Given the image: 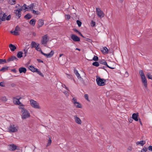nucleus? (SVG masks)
Here are the masks:
<instances>
[{
  "label": "nucleus",
  "mask_w": 152,
  "mask_h": 152,
  "mask_svg": "<svg viewBox=\"0 0 152 152\" xmlns=\"http://www.w3.org/2000/svg\"><path fill=\"white\" fill-rule=\"evenodd\" d=\"M36 20L35 19H32L29 22V23L30 25H32L34 26L36 23Z\"/></svg>",
  "instance_id": "27"
},
{
  "label": "nucleus",
  "mask_w": 152,
  "mask_h": 152,
  "mask_svg": "<svg viewBox=\"0 0 152 152\" xmlns=\"http://www.w3.org/2000/svg\"><path fill=\"white\" fill-rule=\"evenodd\" d=\"M96 81L97 85L99 86H103L105 85V82L106 81L105 79L101 78L99 76H97L96 77Z\"/></svg>",
  "instance_id": "2"
},
{
  "label": "nucleus",
  "mask_w": 152,
  "mask_h": 152,
  "mask_svg": "<svg viewBox=\"0 0 152 152\" xmlns=\"http://www.w3.org/2000/svg\"><path fill=\"white\" fill-rule=\"evenodd\" d=\"M22 7H23V8L24 10H25L27 9V8L26 7V4H24Z\"/></svg>",
  "instance_id": "52"
},
{
  "label": "nucleus",
  "mask_w": 152,
  "mask_h": 152,
  "mask_svg": "<svg viewBox=\"0 0 152 152\" xmlns=\"http://www.w3.org/2000/svg\"><path fill=\"white\" fill-rule=\"evenodd\" d=\"M142 82L144 84V86L146 89H147V83L146 79L145 76L142 77H141Z\"/></svg>",
  "instance_id": "9"
},
{
  "label": "nucleus",
  "mask_w": 152,
  "mask_h": 152,
  "mask_svg": "<svg viewBox=\"0 0 152 152\" xmlns=\"http://www.w3.org/2000/svg\"><path fill=\"white\" fill-rule=\"evenodd\" d=\"M84 38L85 39L84 40L85 41H87L90 42H92V40L90 39L87 38L85 37Z\"/></svg>",
  "instance_id": "41"
},
{
  "label": "nucleus",
  "mask_w": 152,
  "mask_h": 152,
  "mask_svg": "<svg viewBox=\"0 0 152 152\" xmlns=\"http://www.w3.org/2000/svg\"><path fill=\"white\" fill-rule=\"evenodd\" d=\"M19 71L20 73H25L26 72V69L24 67H21L19 69Z\"/></svg>",
  "instance_id": "17"
},
{
  "label": "nucleus",
  "mask_w": 152,
  "mask_h": 152,
  "mask_svg": "<svg viewBox=\"0 0 152 152\" xmlns=\"http://www.w3.org/2000/svg\"><path fill=\"white\" fill-rule=\"evenodd\" d=\"M47 34H46L42 37V39L41 41L42 44H46L48 41L49 39Z\"/></svg>",
  "instance_id": "6"
},
{
  "label": "nucleus",
  "mask_w": 152,
  "mask_h": 152,
  "mask_svg": "<svg viewBox=\"0 0 152 152\" xmlns=\"http://www.w3.org/2000/svg\"><path fill=\"white\" fill-rule=\"evenodd\" d=\"M73 30L75 32H77V33L78 34H79V32H80L78 31V30H77L75 28H73Z\"/></svg>",
  "instance_id": "53"
},
{
  "label": "nucleus",
  "mask_w": 152,
  "mask_h": 152,
  "mask_svg": "<svg viewBox=\"0 0 152 152\" xmlns=\"http://www.w3.org/2000/svg\"><path fill=\"white\" fill-rule=\"evenodd\" d=\"M18 60V59L15 56H11L7 59V62H10L11 61H17Z\"/></svg>",
  "instance_id": "10"
},
{
  "label": "nucleus",
  "mask_w": 152,
  "mask_h": 152,
  "mask_svg": "<svg viewBox=\"0 0 152 152\" xmlns=\"http://www.w3.org/2000/svg\"><path fill=\"white\" fill-rule=\"evenodd\" d=\"M99 63L101 64H103L104 65H105L107 67H108L109 68L111 69H115V68L114 67H112L110 66H109L108 64H107V62L106 61L104 60H101L99 61Z\"/></svg>",
  "instance_id": "12"
},
{
  "label": "nucleus",
  "mask_w": 152,
  "mask_h": 152,
  "mask_svg": "<svg viewBox=\"0 0 152 152\" xmlns=\"http://www.w3.org/2000/svg\"><path fill=\"white\" fill-rule=\"evenodd\" d=\"M76 103L75 104V106H76V107L77 108H82V106L81 105V104L79 103L78 102H75Z\"/></svg>",
  "instance_id": "29"
},
{
  "label": "nucleus",
  "mask_w": 152,
  "mask_h": 152,
  "mask_svg": "<svg viewBox=\"0 0 152 152\" xmlns=\"http://www.w3.org/2000/svg\"><path fill=\"white\" fill-rule=\"evenodd\" d=\"M34 6V4H31L29 6H28L29 9H32L33 8V7Z\"/></svg>",
  "instance_id": "50"
},
{
  "label": "nucleus",
  "mask_w": 152,
  "mask_h": 152,
  "mask_svg": "<svg viewBox=\"0 0 152 152\" xmlns=\"http://www.w3.org/2000/svg\"><path fill=\"white\" fill-rule=\"evenodd\" d=\"M37 60L39 62H41V63H43V61L42 60H41L40 59H37Z\"/></svg>",
  "instance_id": "58"
},
{
  "label": "nucleus",
  "mask_w": 152,
  "mask_h": 152,
  "mask_svg": "<svg viewBox=\"0 0 152 152\" xmlns=\"http://www.w3.org/2000/svg\"><path fill=\"white\" fill-rule=\"evenodd\" d=\"M24 54H25L24 57H26L27 55V54L28 50L26 49H26H24Z\"/></svg>",
  "instance_id": "45"
},
{
  "label": "nucleus",
  "mask_w": 152,
  "mask_h": 152,
  "mask_svg": "<svg viewBox=\"0 0 152 152\" xmlns=\"http://www.w3.org/2000/svg\"><path fill=\"white\" fill-rule=\"evenodd\" d=\"M29 68L31 71L33 72H36L37 71V69L35 68L31 65L29 66Z\"/></svg>",
  "instance_id": "21"
},
{
  "label": "nucleus",
  "mask_w": 152,
  "mask_h": 152,
  "mask_svg": "<svg viewBox=\"0 0 152 152\" xmlns=\"http://www.w3.org/2000/svg\"><path fill=\"white\" fill-rule=\"evenodd\" d=\"M2 60L3 62V64H4L5 63L7 62V60L5 59H2Z\"/></svg>",
  "instance_id": "60"
},
{
  "label": "nucleus",
  "mask_w": 152,
  "mask_h": 152,
  "mask_svg": "<svg viewBox=\"0 0 152 152\" xmlns=\"http://www.w3.org/2000/svg\"><path fill=\"white\" fill-rule=\"evenodd\" d=\"M14 13L16 16L18 17V18H20L21 16V12L18 11V10H14Z\"/></svg>",
  "instance_id": "22"
},
{
  "label": "nucleus",
  "mask_w": 152,
  "mask_h": 152,
  "mask_svg": "<svg viewBox=\"0 0 152 152\" xmlns=\"http://www.w3.org/2000/svg\"><path fill=\"white\" fill-rule=\"evenodd\" d=\"M66 18L68 20L70 18V16L69 15H66Z\"/></svg>",
  "instance_id": "61"
},
{
  "label": "nucleus",
  "mask_w": 152,
  "mask_h": 152,
  "mask_svg": "<svg viewBox=\"0 0 152 152\" xmlns=\"http://www.w3.org/2000/svg\"><path fill=\"white\" fill-rule=\"evenodd\" d=\"M11 71L15 73H16L17 72V71L15 69H11Z\"/></svg>",
  "instance_id": "59"
},
{
  "label": "nucleus",
  "mask_w": 152,
  "mask_h": 152,
  "mask_svg": "<svg viewBox=\"0 0 152 152\" xmlns=\"http://www.w3.org/2000/svg\"><path fill=\"white\" fill-rule=\"evenodd\" d=\"M11 33H14L13 34L15 35H18L19 34V32H18V31H14L13 32L11 31Z\"/></svg>",
  "instance_id": "32"
},
{
  "label": "nucleus",
  "mask_w": 152,
  "mask_h": 152,
  "mask_svg": "<svg viewBox=\"0 0 152 152\" xmlns=\"http://www.w3.org/2000/svg\"><path fill=\"white\" fill-rule=\"evenodd\" d=\"M74 119L76 123L77 124H80L82 123V121L78 117L77 115L74 116Z\"/></svg>",
  "instance_id": "14"
},
{
  "label": "nucleus",
  "mask_w": 152,
  "mask_h": 152,
  "mask_svg": "<svg viewBox=\"0 0 152 152\" xmlns=\"http://www.w3.org/2000/svg\"><path fill=\"white\" fill-rule=\"evenodd\" d=\"M11 18V15H9L8 16L6 17L5 20H10Z\"/></svg>",
  "instance_id": "47"
},
{
  "label": "nucleus",
  "mask_w": 152,
  "mask_h": 152,
  "mask_svg": "<svg viewBox=\"0 0 152 152\" xmlns=\"http://www.w3.org/2000/svg\"><path fill=\"white\" fill-rule=\"evenodd\" d=\"M96 25V23L93 20H91V25L92 27H94Z\"/></svg>",
  "instance_id": "37"
},
{
  "label": "nucleus",
  "mask_w": 152,
  "mask_h": 152,
  "mask_svg": "<svg viewBox=\"0 0 152 152\" xmlns=\"http://www.w3.org/2000/svg\"><path fill=\"white\" fill-rule=\"evenodd\" d=\"M22 98L21 97H20L19 98H16L15 97H14L13 99H16L17 100L16 101H15V104L16 105H19L18 107V108L19 109V108L20 107H23L25 106L23 104L19 101V100L21 99Z\"/></svg>",
  "instance_id": "5"
},
{
  "label": "nucleus",
  "mask_w": 152,
  "mask_h": 152,
  "mask_svg": "<svg viewBox=\"0 0 152 152\" xmlns=\"http://www.w3.org/2000/svg\"><path fill=\"white\" fill-rule=\"evenodd\" d=\"M37 45V43L34 41H32L31 43V48H35Z\"/></svg>",
  "instance_id": "26"
},
{
  "label": "nucleus",
  "mask_w": 152,
  "mask_h": 152,
  "mask_svg": "<svg viewBox=\"0 0 152 152\" xmlns=\"http://www.w3.org/2000/svg\"><path fill=\"white\" fill-rule=\"evenodd\" d=\"M139 74L141 77L145 76L142 70H140V71Z\"/></svg>",
  "instance_id": "33"
},
{
  "label": "nucleus",
  "mask_w": 152,
  "mask_h": 152,
  "mask_svg": "<svg viewBox=\"0 0 152 152\" xmlns=\"http://www.w3.org/2000/svg\"><path fill=\"white\" fill-rule=\"evenodd\" d=\"M19 109L21 110L22 113L21 115L22 119H25L30 117V114L28 111L24 107H20Z\"/></svg>",
  "instance_id": "1"
},
{
  "label": "nucleus",
  "mask_w": 152,
  "mask_h": 152,
  "mask_svg": "<svg viewBox=\"0 0 152 152\" xmlns=\"http://www.w3.org/2000/svg\"><path fill=\"white\" fill-rule=\"evenodd\" d=\"M72 102L74 103V104H75L76 103L75 102H77V99L75 98H73L72 99Z\"/></svg>",
  "instance_id": "46"
},
{
  "label": "nucleus",
  "mask_w": 152,
  "mask_h": 152,
  "mask_svg": "<svg viewBox=\"0 0 152 152\" xmlns=\"http://www.w3.org/2000/svg\"><path fill=\"white\" fill-rule=\"evenodd\" d=\"M147 148L146 147H144L142 149L141 152H146L147 151Z\"/></svg>",
  "instance_id": "42"
},
{
  "label": "nucleus",
  "mask_w": 152,
  "mask_h": 152,
  "mask_svg": "<svg viewBox=\"0 0 152 152\" xmlns=\"http://www.w3.org/2000/svg\"><path fill=\"white\" fill-rule=\"evenodd\" d=\"M39 25L37 28H38L42 27L44 25V21L41 19H39L38 20Z\"/></svg>",
  "instance_id": "20"
},
{
  "label": "nucleus",
  "mask_w": 152,
  "mask_h": 152,
  "mask_svg": "<svg viewBox=\"0 0 152 152\" xmlns=\"http://www.w3.org/2000/svg\"><path fill=\"white\" fill-rule=\"evenodd\" d=\"M9 47L10 50L13 52L17 48L14 45L12 44H10L9 45Z\"/></svg>",
  "instance_id": "19"
},
{
  "label": "nucleus",
  "mask_w": 152,
  "mask_h": 152,
  "mask_svg": "<svg viewBox=\"0 0 152 152\" xmlns=\"http://www.w3.org/2000/svg\"><path fill=\"white\" fill-rule=\"evenodd\" d=\"M146 76L149 79H152V75L150 73H148L146 75Z\"/></svg>",
  "instance_id": "35"
},
{
  "label": "nucleus",
  "mask_w": 152,
  "mask_h": 152,
  "mask_svg": "<svg viewBox=\"0 0 152 152\" xmlns=\"http://www.w3.org/2000/svg\"><path fill=\"white\" fill-rule=\"evenodd\" d=\"M101 51L104 54H106L108 53V49L106 47L103 48L101 50Z\"/></svg>",
  "instance_id": "18"
},
{
  "label": "nucleus",
  "mask_w": 152,
  "mask_h": 152,
  "mask_svg": "<svg viewBox=\"0 0 152 152\" xmlns=\"http://www.w3.org/2000/svg\"><path fill=\"white\" fill-rule=\"evenodd\" d=\"M39 44H37V45L35 48V49L37 50V51H39L40 50H41V48L39 47Z\"/></svg>",
  "instance_id": "38"
},
{
  "label": "nucleus",
  "mask_w": 152,
  "mask_h": 152,
  "mask_svg": "<svg viewBox=\"0 0 152 152\" xmlns=\"http://www.w3.org/2000/svg\"><path fill=\"white\" fill-rule=\"evenodd\" d=\"M16 0H9V3L11 5L15 4Z\"/></svg>",
  "instance_id": "31"
},
{
  "label": "nucleus",
  "mask_w": 152,
  "mask_h": 152,
  "mask_svg": "<svg viewBox=\"0 0 152 152\" xmlns=\"http://www.w3.org/2000/svg\"><path fill=\"white\" fill-rule=\"evenodd\" d=\"M125 75L126 77H127L129 75V74L127 72H126Z\"/></svg>",
  "instance_id": "63"
},
{
  "label": "nucleus",
  "mask_w": 152,
  "mask_h": 152,
  "mask_svg": "<svg viewBox=\"0 0 152 152\" xmlns=\"http://www.w3.org/2000/svg\"><path fill=\"white\" fill-rule=\"evenodd\" d=\"M74 72L77 77L78 78V79H80L81 80H83V78L81 77V76H80V74L78 73V71L76 70L75 68H74Z\"/></svg>",
  "instance_id": "13"
},
{
  "label": "nucleus",
  "mask_w": 152,
  "mask_h": 152,
  "mask_svg": "<svg viewBox=\"0 0 152 152\" xmlns=\"http://www.w3.org/2000/svg\"><path fill=\"white\" fill-rule=\"evenodd\" d=\"M0 86L2 87L4 86V83L3 82H1L0 83Z\"/></svg>",
  "instance_id": "55"
},
{
  "label": "nucleus",
  "mask_w": 152,
  "mask_h": 152,
  "mask_svg": "<svg viewBox=\"0 0 152 152\" xmlns=\"http://www.w3.org/2000/svg\"><path fill=\"white\" fill-rule=\"evenodd\" d=\"M39 52H40L43 55H44V56H45V53H44L42 51V50H40L39 51Z\"/></svg>",
  "instance_id": "64"
},
{
  "label": "nucleus",
  "mask_w": 152,
  "mask_h": 152,
  "mask_svg": "<svg viewBox=\"0 0 152 152\" xmlns=\"http://www.w3.org/2000/svg\"><path fill=\"white\" fill-rule=\"evenodd\" d=\"M136 144L138 145L140 144L141 146H143L145 143V141L144 140L141 141L140 142H136Z\"/></svg>",
  "instance_id": "23"
},
{
  "label": "nucleus",
  "mask_w": 152,
  "mask_h": 152,
  "mask_svg": "<svg viewBox=\"0 0 152 152\" xmlns=\"http://www.w3.org/2000/svg\"><path fill=\"white\" fill-rule=\"evenodd\" d=\"M20 27L18 26H17L15 28V31H20Z\"/></svg>",
  "instance_id": "49"
},
{
  "label": "nucleus",
  "mask_w": 152,
  "mask_h": 152,
  "mask_svg": "<svg viewBox=\"0 0 152 152\" xmlns=\"http://www.w3.org/2000/svg\"><path fill=\"white\" fill-rule=\"evenodd\" d=\"M71 37L75 42H79L80 41V38L74 34H71Z\"/></svg>",
  "instance_id": "8"
},
{
  "label": "nucleus",
  "mask_w": 152,
  "mask_h": 152,
  "mask_svg": "<svg viewBox=\"0 0 152 152\" xmlns=\"http://www.w3.org/2000/svg\"><path fill=\"white\" fill-rule=\"evenodd\" d=\"M23 53L22 51H18L17 54V57L19 58H21L23 57Z\"/></svg>",
  "instance_id": "28"
},
{
  "label": "nucleus",
  "mask_w": 152,
  "mask_h": 152,
  "mask_svg": "<svg viewBox=\"0 0 152 152\" xmlns=\"http://www.w3.org/2000/svg\"><path fill=\"white\" fill-rule=\"evenodd\" d=\"M37 72L38 74L41 76L43 77H44V75L42 73V72L40 71L38 69L37 70V72Z\"/></svg>",
  "instance_id": "36"
},
{
  "label": "nucleus",
  "mask_w": 152,
  "mask_h": 152,
  "mask_svg": "<svg viewBox=\"0 0 152 152\" xmlns=\"http://www.w3.org/2000/svg\"><path fill=\"white\" fill-rule=\"evenodd\" d=\"M23 7H21V8H18V9L17 10H18V11H19V12H21L23 10Z\"/></svg>",
  "instance_id": "54"
},
{
  "label": "nucleus",
  "mask_w": 152,
  "mask_h": 152,
  "mask_svg": "<svg viewBox=\"0 0 152 152\" xmlns=\"http://www.w3.org/2000/svg\"><path fill=\"white\" fill-rule=\"evenodd\" d=\"M84 97L85 99L88 101H90L88 99V96L87 94H86L84 95Z\"/></svg>",
  "instance_id": "44"
},
{
  "label": "nucleus",
  "mask_w": 152,
  "mask_h": 152,
  "mask_svg": "<svg viewBox=\"0 0 152 152\" xmlns=\"http://www.w3.org/2000/svg\"><path fill=\"white\" fill-rule=\"evenodd\" d=\"M68 75L67 77L69 79H73V77L72 75H68Z\"/></svg>",
  "instance_id": "51"
},
{
  "label": "nucleus",
  "mask_w": 152,
  "mask_h": 152,
  "mask_svg": "<svg viewBox=\"0 0 152 152\" xmlns=\"http://www.w3.org/2000/svg\"><path fill=\"white\" fill-rule=\"evenodd\" d=\"M148 149L149 150L152 151V146L151 145L149 146L148 148Z\"/></svg>",
  "instance_id": "57"
},
{
  "label": "nucleus",
  "mask_w": 152,
  "mask_h": 152,
  "mask_svg": "<svg viewBox=\"0 0 152 152\" xmlns=\"http://www.w3.org/2000/svg\"><path fill=\"white\" fill-rule=\"evenodd\" d=\"M33 11V13L36 14V15H39V12L38 11H36L35 10H32Z\"/></svg>",
  "instance_id": "43"
},
{
  "label": "nucleus",
  "mask_w": 152,
  "mask_h": 152,
  "mask_svg": "<svg viewBox=\"0 0 152 152\" xmlns=\"http://www.w3.org/2000/svg\"><path fill=\"white\" fill-rule=\"evenodd\" d=\"M132 147L131 146H129L128 148V150L130 151L132 150Z\"/></svg>",
  "instance_id": "56"
},
{
  "label": "nucleus",
  "mask_w": 152,
  "mask_h": 152,
  "mask_svg": "<svg viewBox=\"0 0 152 152\" xmlns=\"http://www.w3.org/2000/svg\"><path fill=\"white\" fill-rule=\"evenodd\" d=\"M1 100L3 101L6 102L7 100V98H6V97L4 96V97H2L1 98Z\"/></svg>",
  "instance_id": "48"
},
{
  "label": "nucleus",
  "mask_w": 152,
  "mask_h": 152,
  "mask_svg": "<svg viewBox=\"0 0 152 152\" xmlns=\"http://www.w3.org/2000/svg\"><path fill=\"white\" fill-rule=\"evenodd\" d=\"M54 53L53 50H51L50 52L48 54H46L45 56L47 58H49L51 57L53 55Z\"/></svg>",
  "instance_id": "16"
},
{
  "label": "nucleus",
  "mask_w": 152,
  "mask_h": 152,
  "mask_svg": "<svg viewBox=\"0 0 152 152\" xmlns=\"http://www.w3.org/2000/svg\"><path fill=\"white\" fill-rule=\"evenodd\" d=\"M30 104L33 107L36 109H40V107L39 106V104L36 101L33 100L31 99L30 100Z\"/></svg>",
  "instance_id": "4"
},
{
  "label": "nucleus",
  "mask_w": 152,
  "mask_h": 152,
  "mask_svg": "<svg viewBox=\"0 0 152 152\" xmlns=\"http://www.w3.org/2000/svg\"><path fill=\"white\" fill-rule=\"evenodd\" d=\"M51 142L52 140H51V138L50 137L48 140V142L47 145V147L49 146L50 145L51 143Z\"/></svg>",
  "instance_id": "34"
},
{
  "label": "nucleus",
  "mask_w": 152,
  "mask_h": 152,
  "mask_svg": "<svg viewBox=\"0 0 152 152\" xmlns=\"http://www.w3.org/2000/svg\"><path fill=\"white\" fill-rule=\"evenodd\" d=\"M138 113H134L132 114V118L133 119L136 121H137L138 120Z\"/></svg>",
  "instance_id": "15"
},
{
  "label": "nucleus",
  "mask_w": 152,
  "mask_h": 152,
  "mask_svg": "<svg viewBox=\"0 0 152 152\" xmlns=\"http://www.w3.org/2000/svg\"><path fill=\"white\" fill-rule=\"evenodd\" d=\"M96 12L97 15L100 18H102L104 17V14L103 12L100 8H96Z\"/></svg>",
  "instance_id": "7"
},
{
  "label": "nucleus",
  "mask_w": 152,
  "mask_h": 152,
  "mask_svg": "<svg viewBox=\"0 0 152 152\" xmlns=\"http://www.w3.org/2000/svg\"><path fill=\"white\" fill-rule=\"evenodd\" d=\"M18 127L16 124H12L10 125L9 129L11 132H15L18 131Z\"/></svg>",
  "instance_id": "3"
},
{
  "label": "nucleus",
  "mask_w": 152,
  "mask_h": 152,
  "mask_svg": "<svg viewBox=\"0 0 152 152\" xmlns=\"http://www.w3.org/2000/svg\"><path fill=\"white\" fill-rule=\"evenodd\" d=\"M76 22L78 25V26L79 27H80L81 26L82 24L81 22L79 20H77Z\"/></svg>",
  "instance_id": "39"
},
{
  "label": "nucleus",
  "mask_w": 152,
  "mask_h": 152,
  "mask_svg": "<svg viewBox=\"0 0 152 152\" xmlns=\"http://www.w3.org/2000/svg\"><path fill=\"white\" fill-rule=\"evenodd\" d=\"M92 65L94 66L97 67L99 66V62L96 61L92 63Z\"/></svg>",
  "instance_id": "30"
},
{
  "label": "nucleus",
  "mask_w": 152,
  "mask_h": 152,
  "mask_svg": "<svg viewBox=\"0 0 152 152\" xmlns=\"http://www.w3.org/2000/svg\"><path fill=\"white\" fill-rule=\"evenodd\" d=\"M9 67L5 66L4 67H3L0 69V72H4L8 70Z\"/></svg>",
  "instance_id": "24"
},
{
  "label": "nucleus",
  "mask_w": 152,
  "mask_h": 152,
  "mask_svg": "<svg viewBox=\"0 0 152 152\" xmlns=\"http://www.w3.org/2000/svg\"><path fill=\"white\" fill-rule=\"evenodd\" d=\"M32 17V16L29 13H28L24 16V18L27 20H29Z\"/></svg>",
  "instance_id": "25"
},
{
  "label": "nucleus",
  "mask_w": 152,
  "mask_h": 152,
  "mask_svg": "<svg viewBox=\"0 0 152 152\" xmlns=\"http://www.w3.org/2000/svg\"><path fill=\"white\" fill-rule=\"evenodd\" d=\"M93 60L94 61H97L98 60L99 58L98 56H94Z\"/></svg>",
  "instance_id": "40"
},
{
  "label": "nucleus",
  "mask_w": 152,
  "mask_h": 152,
  "mask_svg": "<svg viewBox=\"0 0 152 152\" xmlns=\"http://www.w3.org/2000/svg\"><path fill=\"white\" fill-rule=\"evenodd\" d=\"M9 150L10 151H14L17 149V146L14 144L9 145Z\"/></svg>",
  "instance_id": "11"
},
{
  "label": "nucleus",
  "mask_w": 152,
  "mask_h": 152,
  "mask_svg": "<svg viewBox=\"0 0 152 152\" xmlns=\"http://www.w3.org/2000/svg\"><path fill=\"white\" fill-rule=\"evenodd\" d=\"M81 36L83 38H85V37L84 36H83L82 34V33L80 32H79V34H78Z\"/></svg>",
  "instance_id": "62"
}]
</instances>
